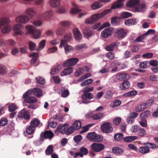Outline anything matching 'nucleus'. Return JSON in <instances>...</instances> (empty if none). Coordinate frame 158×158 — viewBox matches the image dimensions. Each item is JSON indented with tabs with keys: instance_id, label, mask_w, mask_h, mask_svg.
I'll list each match as a JSON object with an SVG mask.
<instances>
[{
	"instance_id": "774afa93",
	"label": "nucleus",
	"mask_w": 158,
	"mask_h": 158,
	"mask_svg": "<svg viewBox=\"0 0 158 158\" xmlns=\"http://www.w3.org/2000/svg\"><path fill=\"white\" fill-rule=\"evenodd\" d=\"M7 120L5 118H2L0 120V125L2 126H5L7 123Z\"/></svg>"
},
{
	"instance_id": "5fc2aeb1",
	"label": "nucleus",
	"mask_w": 158,
	"mask_h": 158,
	"mask_svg": "<svg viewBox=\"0 0 158 158\" xmlns=\"http://www.w3.org/2000/svg\"><path fill=\"white\" fill-rule=\"evenodd\" d=\"M138 92L136 90H131L125 94V96L127 97H131L135 96L137 94Z\"/></svg>"
},
{
	"instance_id": "72a5a7b5",
	"label": "nucleus",
	"mask_w": 158,
	"mask_h": 158,
	"mask_svg": "<svg viewBox=\"0 0 158 158\" xmlns=\"http://www.w3.org/2000/svg\"><path fill=\"white\" fill-rule=\"evenodd\" d=\"M34 27L33 26L28 25L25 27V28L27 31L26 32V34H32L34 31Z\"/></svg>"
},
{
	"instance_id": "6e6d98bb",
	"label": "nucleus",
	"mask_w": 158,
	"mask_h": 158,
	"mask_svg": "<svg viewBox=\"0 0 158 158\" xmlns=\"http://www.w3.org/2000/svg\"><path fill=\"white\" fill-rule=\"evenodd\" d=\"M103 114L101 113H97L92 116V118L94 120L101 119L103 117Z\"/></svg>"
},
{
	"instance_id": "13d9d810",
	"label": "nucleus",
	"mask_w": 158,
	"mask_h": 158,
	"mask_svg": "<svg viewBox=\"0 0 158 158\" xmlns=\"http://www.w3.org/2000/svg\"><path fill=\"white\" fill-rule=\"evenodd\" d=\"M131 15H132L131 13L127 12H122L120 14V17L122 18H127L131 17Z\"/></svg>"
},
{
	"instance_id": "cd10ccee",
	"label": "nucleus",
	"mask_w": 158,
	"mask_h": 158,
	"mask_svg": "<svg viewBox=\"0 0 158 158\" xmlns=\"http://www.w3.org/2000/svg\"><path fill=\"white\" fill-rule=\"evenodd\" d=\"M41 34V31L40 30L38 29L34 30L32 33V36L34 39H37L40 37Z\"/></svg>"
},
{
	"instance_id": "7ed1b4c3",
	"label": "nucleus",
	"mask_w": 158,
	"mask_h": 158,
	"mask_svg": "<svg viewBox=\"0 0 158 158\" xmlns=\"http://www.w3.org/2000/svg\"><path fill=\"white\" fill-rule=\"evenodd\" d=\"M127 31L123 28H117L114 34V36L119 40L124 38L127 35Z\"/></svg>"
},
{
	"instance_id": "8fccbe9b",
	"label": "nucleus",
	"mask_w": 158,
	"mask_h": 158,
	"mask_svg": "<svg viewBox=\"0 0 158 158\" xmlns=\"http://www.w3.org/2000/svg\"><path fill=\"white\" fill-rule=\"evenodd\" d=\"M46 45V41L43 40L39 44V47L36 49L37 51H40L43 49Z\"/></svg>"
},
{
	"instance_id": "bb28decb",
	"label": "nucleus",
	"mask_w": 158,
	"mask_h": 158,
	"mask_svg": "<svg viewBox=\"0 0 158 158\" xmlns=\"http://www.w3.org/2000/svg\"><path fill=\"white\" fill-rule=\"evenodd\" d=\"M138 137L136 136H127L123 138L124 141L126 142H131L137 139Z\"/></svg>"
},
{
	"instance_id": "603ef678",
	"label": "nucleus",
	"mask_w": 158,
	"mask_h": 158,
	"mask_svg": "<svg viewBox=\"0 0 158 158\" xmlns=\"http://www.w3.org/2000/svg\"><path fill=\"white\" fill-rule=\"evenodd\" d=\"M124 135L122 133H117L114 135V139L116 141H118L123 137Z\"/></svg>"
},
{
	"instance_id": "473e14b6",
	"label": "nucleus",
	"mask_w": 158,
	"mask_h": 158,
	"mask_svg": "<svg viewBox=\"0 0 158 158\" xmlns=\"http://www.w3.org/2000/svg\"><path fill=\"white\" fill-rule=\"evenodd\" d=\"M11 31V26L10 25H7L2 28L1 32L4 34H6L10 33Z\"/></svg>"
},
{
	"instance_id": "ea45409f",
	"label": "nucleus",
	"mask_w": 158,
	"mask_h": 158,
	"mask_svg": "<svg viewBox=\"0 0 158 158\" xmlns=\"http://www.w3.org/2000/svg\"><path fill=\"white\" fill-rule=\"evenodd\" d=\"M80 156L82 157L84 155H86L88 153V149L85 147H81L79 150Z\"/></svg>"
},
{
	"instance_id": "3c124183",
	"label": "nucleus",
	"mask_w": 158,
	"mask_h": 158,
	"mask_svg": "<svg viewBox=\"0 0 158 158\" xmlns=\"http://www.w3.org/2000/svg\"><path fill=\"white\" fill-rule=\"evenodd\" d=\"M64 49L65 52L66 54H68L69 53L73 51V47L69 45H66L64 48Z\"/></svg>"
},
{
	"instance_id": "412c9836",
	"label": "nucleus",
	"mask_w": 158,
	"mask_h": 158,
	"mask_svg": "<svg viewBox=\"0 0 158 158\" xmlns=\"http://www.w3.org/2000/svg\"><path fill=\"white\" fill-rule=\"evenodd\" d=\"M147 108L146 104L143 102L138 105L135 107V110L136 112H139Z\"/></svg>"
},
{
	"instance_id": "58836bf2",
	"label": "nucleus",
	"mask_w": 158,
	"mask_h": 158,
	"mask_svg": "<svg viewBox=\"0 0 158 158\" xmlns=\"http://www.w3.org/2000/svg\"><path fill=\"white\" fill-rule=\"evenodd\" d=\"M56 11L59 14H64L66 13V10L64 6H61L57 8L56 9Z\"/></svg>"
},
{
	"instance_id": "a19ab883",
	"label": "nucleus",
	"mask_w": 158,
	"mask_h": 158,
	"mask_svg": "<svg viewBox=\"0 0 158 158\" xmlns=\"http://www.w3.org/2000/svg\"><path fill=\"white\" fill-rule=\"evenodd\" d=\"M35 128L33 127L31 125H30L28 126L26 130L27 133L28 135L32 134L34 132Z\"/></svg>"
},
{
	"instance_id": "0eeeda50",
	"label": "nucleus",
	"mask_w": 158,
	"mask_h": 158,
	"mask_svg": "<svg viewBox=\"0 0 158 158\" xmlns=\"http://www.w3.org/2000/svg\"><path fill=\"white\" fill-rule=\"evenodd\" d=\"M105 148L104 145L102 143H94L91 145V149L96 152L103 150Z\"/></svg>"
},
{
	"instance_id": "37998d69",
	"label": "nucleus",
	"mask_w": 158,
	"mask_h": 158,
	"mask_svg": "<svg viewBox=\"0 0 158 158\" xmlns=\"http://www.w3.org/2000/svg\"><path fill=\"white\" fill-rule=\"evenodd\" d=\"M8 72L6 67L3 65L0 64V74L4 75Z\"/></svg>"
},
{
	"instance_id": "a211bd4d",
	"label": "nucleus",
	"mask_w": 158,
	"mask_h": 158,
	"mask_svg": "<svg viewBox=\"0 0 158 158\" xmlns=\"http://www.w3.org/2000/svg\"><path fill=\"white\" fill-rule=\"evenodd\" d=\"M60 4V0H50L49 1V5L52 8H57Z\"/></svg>"
},
{
	"instance_id": "f3484780",
	"label": "nucleus",
	"mask_w": 158,
	"mask_h": 158,
	"mask_svg": "<svg viewBox=\"0 0 158 158\" xmlns=\"http://www.w3.org/2000/svg\"><path fill=\"white\" fill-rule=\"evenodd\" d=\"M52 13V10H48L45 12L42 15L41 14L38 15L37 17L39 19L43 18L45 19H47L50 18Z\"/></svg>"
},
{
	"instance_id": "ddd939ff",
	"label": "nucleus",
	"mask_w": 158,
	"mask_h": 158,
	"mask_svg": "<svg viewBox=\"0 0 158 158\" xmlns=\"http://www.w3.org/2000/svg\"><path fill=\"white\" fill-rule=\"evenodd\" d=\"M73 32L74 38L77 41H80L82 39V35L78 28H74Z\"/></svg>"
},
{
	"instance_id": "bf43d9fd",
	"label": "nucleus",
	"mask_w": 158,
	"mask_h": 158,
	"mask_svg": "<svg viewBox=\"0 0 158 158\" xmlns=\"http://www.w3.org/2000/svg\"><path fill=\"white\" fill-rule=\"evenodd\" d=\"M145 36L144 34L140 35L135 40V42H143V40L145 39Z\"/></svg>"
},
{
	"instance_id": "20e7f679",
	"label": "nucleus",
	"mask_w": 158,
	"mask_h": 158,
	"mask_svg": "<svg viewBox=\"0 0 158 158\" xmlns=\"http://www.w3.org/2000/svg\"><path fill=\"white\" fill-rule=\"evenodd\" d=\"M102 18L100 13L95 14L91 15L90 18L86 19L85 23L87 24H92Z\"/></svg>"
},
{
	"instance_id": "f8f14e48",
	"label": "nucleus",
	"mask_w": 158,
	"mask_h": 158,
	"mask_svg": "<svg viewBox=\"0 0 158 158\" xmlns=\"http://www.w3.org/2000/svg\"><path fill=\"white\" fill-rule=\"evenodd\" d=\"M54 136L53 133L51 131H46L44 132L41 133L40 136L41 139H51Z\"/></svg>"
},
{
	"instance_id": "052dcab7",
	"label": "nucleus",
	"mask_w": 158,
	"mask_h": 158,
	"mask_svg": "<svg viewBox=\"0 0 158 158\" xmlns=\"http://www.w3.org/2000/svg\"><path fill=\"white\" fill-rule=\"evenodd\" d=\"M122 119L120 117H116L113 120V123L115 125H119Z\"/></svg>"
},
{
	"instance_id": "e433bc0d",
	"label": "nucleus",
	"mask_w": 158,
	"mask_h": 158,
	"mask_svg": "<svg viewBox=\"0 0 158 158\" xmlns=\"http://www.w3.org/2000/svg\"><path fill=\"white\" fill-rule=\"evenodd\" d=\"M146 9V6L144 4H141L135 8V10L138 12H142L145 11Z\"/></svg>"
},
{
	"instance_id": "0e129e2a",
	"label": "nucleus",
	"mask_w": 158,
	"mask_h": 158,
	"mask_svg": "<svg viewBox=\"0 0 158 158\" xmlns=\"http://www.w3.org/2000/svg\"><path fill=\"white\" fill-rule=\"evenodd\" d=\"M27 111L26 110L23 109L19 112L18 115V117L19 118H23L26 115Z\"/></svg>"
},
{
	"instance_id": "a878e982",
	"label": "nucleus",
	"mask_w": 158,
	"mask_h": 158,
	"mask_svg": "<svg viewBox=\"0 0 158 158\" xmlns=\"http://www.w3.org/2000/svg\"><path fill=\"white\" fill-rule=\"evenodd\" d=\"M33 93L37 97H40L43 95L42 90L38 88H35L32 89Z\"/></svg>"
},
{
	"instance_id": "5701e85b",
	"label": "nucleus",
	"mask_w": 158,
	"mask_h": 158,
	"mask_svg": "<svg viewBox=\"0 0 158 158\" xmlns=\"http://www.w3.org/2000/svg\"><path fill=\"white\" fill-rule=\"evenodd\" d=\"M10 20L7 17H3L0 18V29L4 25L9 23Z\"/></svg>"
},
{
	"instance_id": "de8ad7c7",
	"label": "nucleus",
	"mask_w": 158,
	"mask_h": 158,
	"mask_svg": "<svg viewBox=\"0 0 158 158\" xmlns=\"http://www.w3.org/2000/svg\"><path fill=\"white\" fill-rule=\"evenodd\" d=\"M122 103L121 101L119 100H116L113 101L110 104L111 107H114L120 106Z\"/></svg>"
},
{
	"instance_id": "6e6552de",
	"label": "nucleus",
	"mask_w": 158,
	"mask_h": 158,
	"mask_svg": "<svg viewBox=\"0 0 158 158\" xmlns=\"http://www.w3.org/2000/svg\"><path fill=\"white\" fill-rule=\"evenodd\" d=\"M101 129L102 132L106 133H111L113 131V128L109 122H105L102 124L101 126Z\"/></svg>"
},
{
	"instance_id": "09e8293b",
	"label": "nucleus",
	"mask_w": 158,
	"mask_h": 158,
	"mask_svg": "<svg viewBox=\"0 0 158 158\" xmlns=\"http://www.w3.org/2000/svg\"><path fill=\"white\" fill-rule=\"evenodd\" d=\"M81 11V9H78L77 7L76 6L71 8L70 11V13L72 14H74L80 13Z\"/></svg>"
},
{
	"instance_id": "680f3d73",
	"label": "nucleus",
	"mask_w": 158,
	"mask_h": 158,
	"mask_svg": "<svg viewBox=\"0 0 158 158\" xmlns=\"http://www.w3.org/2000/svg\"><path fill=\"white\" fill-rule=\"evenodd\" d=\"M107 58L110 60H114L115 58L114 54L112 52H110L107 53L106 55Z\"/></svg>"
},
{
	"instance_id": "9b49d317",
	"label": "nucleus",
	"mask_w": 158,
	"mask_h": 158,
	"mask_svg": "<svg viewBox=\"0 0 158 158\" xmlns=\"http://www.w3.org/2000/svg\"><path fill=\"white\" fill-rule=\"evenodd\" d=\"M114 31V29L111 27H108L104 29L101 33L102 37L107 38L110 36Z\"/></svg>"
},
{
	"instance_id": "338daca9",
	"label": "nucleus",
	"mask_w": 158,
	"mask_h": 158,
	"mask_svg": "<svg viewBox=\"0 0 158 158\" xmlns=\"http://www.w3.org/2000/svg\"><path fill=\"white\" fill-rule=\"evenodd\" d=\"M113 95V93L110 90L107 91L105 94V98L107 99L111 98Z\"/></svg>"
},
{
	"instance_id": "4be33fe9",
	"label": "nucleus",
	"mask_w": 158,
	"mask_h": 158,
	"mask_svg": "<svg viewBox=\"0 0 158 158\" xmlns=\"http://www.w3.org/2000/svg\"><path fill=\"white\" fill-rule=\"evenodd\" d=\"M139 0H131L128 1L126 5L128 7H135L139 5Z\"/></svg>"
},
{
	"instance_id": "79ce46f5",
	"label": "nucleus",
	"mask_w": 158,
	"mask_h": 158,
	"mask_svg": "<svg viewBox=\"0 0 158 158\" xmlns=\"http://www.w3.org/2000/svg\"><path fill=\"white\" fill-rule=\"evenodd\" d=\"M45 153L47 155H49L52 154L53 152V146L52 145H50L45 150Z\"/></svg>"
},
{
	"instance_id": "c85d7f7f",
	"label": "nucleus",
	"mask_w": 158,
	"mask_h": 158,
	"mask_svg": "<svg viewBox=\"0 0 158 158\" xmlns=\"http://www.w3.org/2000/svg\"><path fill=\"white\" fill-rule=\"evenodd\" d=\"M137 23L136 19H134L127 20L125 22V24L128 26L135 25Z\"/></svg>"
},
{
	"instance_id": "b1692460",
	"label": "nucleus",
	"mask_w": 158,
	"mask_h": 158,
	"mask_svg": "<svg viewBox=\"0 0 158 158\" xmlns=\"http://www.w3.org/2000/svg\"><path fill=\"white\" fill-rule=\"evenodd\" d=\"M73 68L72 67L66 68L60 73V76H63L69 75L73 72Z\"/></svg>"
},
{
	"instance_id": "e2e57ef3",
	"label": "nucleus",
	"mask_w": 158,
	"mask_h": 158,
	"mask_svg": "<svg viewBox=\"0 0 158 158\" xmlns=\"http://www.w3.org/2000/svg\"><path fill=\"white\" fill-rule=\"evenodd\" d=\"M43 22L40 20H37L34 21L32 22V24L37 27H40L42 24Z\"/></svg>"
},
{
	"instance_id": "c9c22d12",
	"label": "nucleus",
	"mask_w": 158,
	"mask_h": 158,
	"mask_svg": "<svg viewBox=\"0 0 158 158\" xmlns=\"http://www.w3.org/2000/svg\"><path fill=\"white\" fill-rule=\"evenodd\" d=\"M122 1H119L118 0L115 2L111 6V8L113 9H115L121 7L123 5V2Z\"/></svg>"
},
{
	"instance_id": "423d86ee",
	"label": "nucleus",
	"mask_w": 158,
	"mask_h": 158,
	"mask_svg": "<svg viewBox=\"0 0 158 158\" xmlns=\"http://www.w3.org/2000/svg\"><path fill=\"white\" fill-rule=\"evenodd\" d=\"M29 20V17L25 15H19L15 19V22L20 24H26L27 23Z\"/></svg>"
},
{
	"instance_id": "6ab92c4d",
	"label": "nucleus",
	"mask_w": 158,
	"mask_h": 158,
	"mask_svg": "<svg viewBox=\"0 0 158 158\" xmlns=\"http://www.w3.org/2000/svg\"><path fill=\"white\" fill-rule=\"evenodd\" d=\"M85 69H86V71H87L89 70V68L86 66H85L83 68H78L75 73V76H78L82 74L85 71Z\"/></svg>"
},
{
	"instance_id": "aec40b11",
	"label": "nucleus",
	"mask_w": 158,
	"mask_h": 158,
	"mask_svg": "<svg viewBox=\"0 0 158 158\" xmlns=\"http://www.w3.org/2000/svg\"><path fill=\"white\" fill-rule=\"evenodd\" d=\"M68 127V125L67 124H64L63 125H60L56 131H59L60 132L63 134H67Z\"/></svg>"
},
{
	"instance_id": "2f4dec72",
	"label": "nucleus",
	"mask_w": 158,
	"mask_h": 158,
	"mask_svg": "<svg viewBox=\"0 0 158 158\" xmlns=\"http://www.w3.org/2000/svg\"><path fill=\"white\" fill-rule=\"evenodd\" d=\"M61 69L62 67L60 65L56 66L52 69L51 74L52 75L58 73Z\"/></svg>"
},
{
	"instance_id": "69168bd1",
	"label": "nucleus",
	"mask_w": 158,
	"mask_h": 158,
	"mask_svg": "<svg viewBox=\"0 0 158 158\" xmlns=\"http://www.w3.org/2000/svg\"><path fill=\"white\" fill-rule=\"evenodd\" d=\"M16 108V106L13 103H11L9 106L8 110L10 112H13L14 111Z\"/></svg>"
},
{
	"instance_id": "f257e3e1",
	"label": "nucleus",
	"mask_w": 158,
	"mask_h": 158,
	"mask_svg": "<svg viewBox=\"0 0 158 158\" xmlns=\"http://www.w3.org/2000/svg\"><path fill=\"white\" fill-rule=\"evenodd\" d=\"M158 148V146L155 144L149 142L144 143L143 145L140 146L138 148V152L144 154L149 153L150 149H154Z\"/></svg>"
},
{
	"instance_id": "f704fd0d",
	"label": "nucleus",
	"mask_w": 158,
	"mask_h": 158,
	"mask_svg": "<svg viewBox=\"0 0 158 158\" xmlns=\"http://www.w3.org/2000/svg\"><path fill=\"white\" fill-rule=\"evenodd\" d=\"M40 123V121L37 118H33L30 123V125L35 128Z\"/></svg>"
},
{
	"instance_id": "49530a36",
	"label": "nucleus",
	"mask_w": 158,
	"mask_h": 158,
	"mask_svg": "<svg viewBox=\"0 0 158 158\" xmlns=\"http://www.w3.org/2000/svg\"><path fill=\"white\" fill-rule=\"evenodd\" d=\"M150 114L149 110H147L143 112L140 115V117L141 119L144 118L149 116Z\"/></svg>"
},
{
	"instance_id": "c03bdc74",
	"label": "nucleus",
	"mask_w": 158,
	"mask_h": 158,
	"mask_svg": "<svg viewBox=\"0 0 158 158\" xmlns=\"http://www.w3.org/2000/svg\"><path fill=\"white\" fill-rule=\"evenodd\" d=\"M73 126L75 130H78L81 127V122L79 121L76 120L74 122Z\"/></svg>"
},
{
	"instance_id": "a18cd8bd",
	"label": "nucleus",
	"mask_w": 158,
	"mask_h": 158,
	"mask_svg": "<svg viewBox=\"0 0 158 158\" xmlns=\"http://www.w3.org/2000/svg\"><path fill=\"white\" fill-rule=\"evenodd\" d=\"M29 49L31 51H33L36 50V45L35 44L31 41L28 42Z\"/></svg>"
},
{
	"instance_id": "dca6fc26",
	"label": "nucleus",
	"mask_w": 158,
	"mask_h": 158,
	"mask_svg": "<svg viewBox=\"0 0 158 158\" xmlns=\"http://www.w3.org/2000/svg\"><path fill=\"white\" fill-rule=\"evenodd\" d=\"M117 79L120 81L127 80L130 77V75L127 73H118L116 75Z\"/></svg>"
},
{
	"instance_id": "f03ea898",
	"label": "nucleus",
	"mask_w": 158,
	"mask_h": 158,
	"mask_svg": "<svg viewBox=\"0 0 158 158\" xmlns=\"http://www.w3.org/2000/svg\"><path fill=\"white\" fill-rule=\"evenodd\" d=\"M86 138L89 140L94 142H100L103 140V137L100 135L97 134L95 132L88 133Z\"/></svg>"
},
{
	"instance_id": "4468645a",
	"label": "nucleus",
	"mask_w": 158,
	"mask_h": 158,
	"mask_svg": "<svg viewBox=\"0 0 158 158\" xmlns=\"http://www.w3.org/2000/svg\"><path fill=\"white\" fill-rule=\"evenodd\" d=\"M83 35L86 38H89L91 37L94 34L90 28L88 27H85L82 30Z\"/></svg>"
},
{
	"instance_id": "4c0bfd02",
	"label": "nucleus",
	"mask_w": 158,
	"mask_h": 158,
	"mask_svg": "<svg viewBox=\"0 0 158 158\" xmlns=\"http://www.w3.org/2000/svg\"><path fill=\"white\" fill-rule=\"evenodd\" d=\"M102 6V4L100 2H96L92 4L91 6V7L93 10H96L100 8Z\"/></svg>"
},
{
	"instance_id": "864d4df0",
	"label": "nucleus",
	"mask_w": 158,
	"mask_h": 158,
	"mask_svg": "<svg viewBox=\"0 0 158 158\" xmlns=\"http://www.w3.org/2000/svg\"><path fill=\"white\" fill-rule=\"evenodd\" d=\"M116 45V43H113L109 45L106 46L105 47V49L108 51H112L113 50L114 47Z\"/></svg>"
},
{
	"instance_id": "9d476101",
	"label": "nucleus",
	"mask_w": 158,
	"mask_h": 158,
	"mask_svg": "<svg viewBox=\"0 0 158 158\" xmlns=\"http://www.w3.org/2000/svg\"><path fill=\"white\" fill-rule=\"evenodd\" d=\"M79 61V59L77 58H72L69 59L64 63L63 65L64 67L73 66L75 65Z\"/></svg>"
},
{
	"instance_id": "39448f33",
	"label": "nucleus",
	"mask_w": 158,
	"mask_h": 158,
	"mask_svg": "<svg viewBox=\"0 0 158 158\" xmlns=\"http://www.w3.org/2000/svg\"><path fill=\"white\" fill-rule=\"evenodd\" d=\"M23 26L20 24H16L12 26V31L14 34L16 35H23L24 33L23 30Z\"/></svg>"
},
{
	"instance_id": "4d7b16f0",
	"label": "nucleus",
	"mask_w": 158,
	"mask_h": 158,
	"mask_svg": "<svg viewBox=\"0 0 158 158\" xmlns=\"http://www.w3.org/2000/svg\"><path fill=\"white\" fill-rule=\"evenodd\" d=\"M33 93L32 90L29 89L27 92H25L23 95V98H27L29 97Z\"/></svg>"
},
{
	"instance_id": "c756f323",
	"label": "nucleus",
	"mask_w": 158,
	"mask_h": 158,
	"mask_svg": "<svg viewBox=\"0 0 158 158\" xmlns=\"http://www.w3.org/2000/svg\"><path fill=\"white\" fill-rule=\"evenodd\" d=\"M112 150L113 152L119 155H121L124 152V150L123 149L118 147H113L112 148Z\"/></svg>"
},
{
	"instance_id": "7c9ffc66",
	"label": "nucleus",
	"mask_w": 158,
	"mask_h": 158,
	"mask_svg": "<svg viewBox=\"0 0 158 158\" xmlns=\"http://www.w3.org/2000/svg\"><path fill=\"white\" fill-rule=\"evenodd\" d=\"M24 101L25 103H33L37 101V99L35 97H30L25 99Z\"/></svg>"
},
{
	"instance_id": "1a4fd4ad",
	"label": "nucleus",
	"mask_w": 158,
	"mask_h": 158,
	"mask_svg": "<svg viewBox=\"0 0 158 158\" xmlns=\"http://www.w3.org/2000/svg\"><path fill=\"white\" fill-rule=\"evenodd\" d=\"M24 12L25 15L28 16L29 19H32L34 17L37 15L36 11L32 7L26 8Z\"/></svg>"
},
{
	"instance_id": "2eb2a0df",
	"label": "nucleus",
	"mask_w": 158,
	"mask_h": 158,
	"mask_svg": "<svg viewBox=\"0 0 158 158\" xmlns=\"http://www.w3.org/2000/svg\"><path fill=\"white\" fill-rule=\"evenodd\" d=\"M93 95L91 93H88L84 94L82 96V98L83 99L82 102L83 103L87 104L89 102V101L87 100L86 99H91L93 98Z\"/></svg>"
},
{
	"instance_id": "393cba45",
	"label": "nucleus",
	"mask_w": 158,
	"mask_h": 158,
	"mask_svg": "<svg viewBox=\"0 0 158 158\" xmlns=\"http://www.w3.org/2000/svg\"><path fill=\"white\" fill-rule=\"evenodd\" d=\"M130 86V83L128 81H124L120 86V88L122 90H124L128 88Z\"/></svg>"
}]
</instances>
